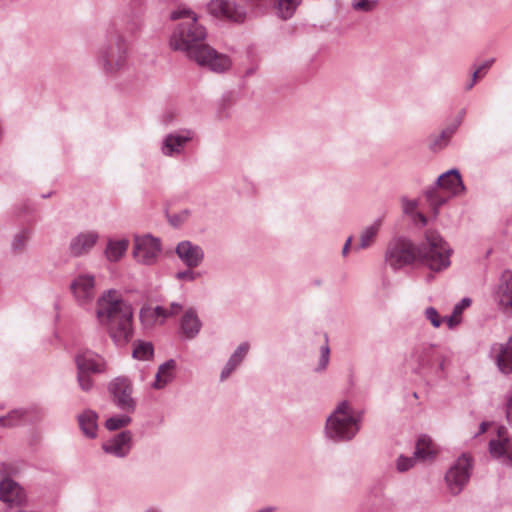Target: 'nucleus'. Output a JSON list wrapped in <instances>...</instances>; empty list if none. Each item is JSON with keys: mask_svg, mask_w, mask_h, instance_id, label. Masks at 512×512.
I'll return each mask as SVG.
<instances>
[{"mask_svg": "<svg viewBox=\"0 0 512 512\" xmlns=\"http://www.w3.org/2000/svg\"><path fill=\"white\" fill-rule=\"evenodd\" d=\"M170 19L180 21L169 41L173 50L185 52L199 66L216 73L225 72L231 67V60L227 55L218 53L204 43L206 30L198 23L194 12L187 8H178L171 12Z\"/></svg>", "mask_w": 512, "mask_h": 512, "instance_id": "1", "label": "nucleus"}, {"mask_svg": "<svg viewBox=\"0 0 512 512\" xmlns=\"http://www.w3.org/2000/svg\"><path fill=\"white\" fill-rule=\"evenodd\" d=\"M96 318L116 345H125L132 337L133 308L121 291L108 289L96 301Z\"/></svg>", "mask_w": 512, "mask_h": 512, "instance_id": "2", "label": "nucleus"}, {"mask_svg": "<svg viewBox=\"0 0 512 512\" xmlns=\"http://www.w3.org/2000/svg\"><path fill=\"white\" fill-rule=\"evenodd\" d=\"M361 420V413L355 411L349 402L343 401L327 418L325 436L334 442L350 441L359 432Z\"/></svg>", "mask_w": 512, "mask_h": 512, "instance_id": "3", "label": "nucleus"}, {"mask_svg": "<svg viewBox=\"0 0 512 512\" xmlns=\"http://www.w3.org/2000/svg\"><path fill=\"white\" fill-rule=\"evenodd\" d=\"M99 68L109 76L124 72L129 66V43L119 33H111L96 52Z\"/></svg>", "mask_w": 512, "mask_h": 512, "instance_id": "4", "label": "nucleus"}, {"mask_svg": "<svg viewBox=\"0 0 512 512\" xmlns=\"http://www.w3.org/2000/svg\"><path fill=\"white\" fill-rule=\"evenodd\" d=\"M417 261L434 272L447 269L452 249L444 238L434 230H427L423 240L416 246Z\"/></svg>", "mask_w": 512, "mask_h": 512, "instance_id": "5", "label": "nucleus"}, {"mask_svg": "<svg viewBox=\"0 0 512 512\" xmlns=\"http://www.w3.org/2000/svg\"><path fill=\"white\" fill-rule=\"evenodd\" d=\"M446 355L439 352L436 346L429 343H421L415 346L409 356L412 369L421 374L443 372Z\"/></svg>", "mask_w": 512, "mask_h": 512, "instance_id": "6", "label": "nucleus"}, {"mask_svg": "<svg viewBox=\"0 0 512 512\" xmlns=\"http://www.w3.org/2000/svg\"><path fill=\"white\" fill-rule=\"evenodd\" d=\"M384 259L390 268L400 270L417 261L416 246L406 237H394L387 244Z\"/></svg>", "mask_w": 512, "mask_h": 512, "instance_id": "7", "label": "nucleus"}, {"mask_svg": "<svg viewBox=\"0 0 512 512\" xmlns=\"http://www.w3.org/2000/svg\"><path fill=\"white\" fill-rule=\"evenodd\" d=\"M77 366V380L80 388L83 391H89L93 382L90 378V373H101L105 370V362L98 354L86 350L78 353L75 357Z\"/></svg>", "mask_w": 512, "mask_h": 512, "instance_id": "8", "label": "nucleus"}, {"mask_svg": "<svg viewBox=\"0 0 512 512\" xmlns=\"http://www.w3.org/2000/svg\"><path fill=\"white\" fill-rule=\"evenodd\" d=\"M161 252V241L150 234L136 236L133 257L137 263L152 266L157 263Z\"/></svg>", "mask_w": 512, "mask_h": 512, "instance_id": "9", "label": "nucleus"}, {"mask_svg": "<svg viewBox=\"0 0 512 512\" xmlns=\"http://www.w3.org/2000/svg\"><path fill=\"white\" fill-rule=\"evenodd\" d=\"M114 404L122 411L133 413L136 402L132 397L133 387L126 377H117L108 386Z\"/></svg>", "mask_w": 512, "mask_h": 512, "instance_id": "10", "label": "nucleus"}, {"mask_svg": "<svg viewBox=\"0 0 512 512\" xmlns=\"http://www.w3.org/2000/svg\"><path fill=\"white\" fill-rule=\"evenodd\" d=\"M471 460L463 454L447 471L445 480L451 494H459L470 478Z\"/></svg>", "mask_w": 512, "mask_h": 512, "instance_id": "11", "label": "nucleus"}, {"mask_svg": "<svg viewBox=\"0 0 512 512\" xmlns=\"http://www.w3.org/2000/svg\"><path fill=\"white\" fill-rule=\"evenodd\" d=\"M70 289L80 306L89 305L95 298L96 278L90 273H80L71 282Z\"/></svg>", "mask_w": 512, "mask_h": 512, "instance_id": "12", "label": "nucleus"}, {"mask_svg": "<svg viewBox=\"0 0 512 512\" xmlns=\"http://www.w3.org/2000/svg\"><path fill=\"white\" fill-rule=\"evenodd\" d=\"M194 132L189 129H181L164 136L161 143V153L167 157H177L184 153L189 142L192 141Z\"/></svg>", "mask_w": 512, "mask_h": 512, "instance_id": "13", "label": "nucleus"}, {"mask_svg": "<svg viewBox=\"0 0 512 512\" xmlns=\"http://www.w3.org/2000/svg\"><path fill=\"white\" fill-rule=\"evenodd\" d=\"M489 451L492 457L512 466V443L505 427H499L496 438L489 441Z\"/></svg>", "mask_w": 512, "mask_h": 512, "instance_id": "14", "label": "nucleus"}, {"mask_svg": "<svg viewBox=\"0 0 512 512\" xmlns=\"http://www.w3.org/2000/svg\"><path fill=\"white\" fill-rule=\"evenodd\" d=\"M175 254L187 268L199 267L205 258L203 248L189 240H182L177 243Z\"/></svg>", "mask_w": 512, "mask_h": 512, "instance_id": "15", "label": "nucleus"}, {"mask_svg": "<svg viewBox=\"0 0 512 512\" xmlns=\"http://www.w3.org/2000/svg\"><path fill=\"white\" fill-rule=\"evenodd\" d=\"M209 12L217 17H223L233 22H243L246 17L245 9L232 0H211Z\"/></svg>", "mask_w": 512, "mask_h": 512, "instance_id": "16", "label": "nucleus"}, {"mask_svg": "<svg viewBox=\"0 0 512 512\" xmlns=\"http://www.w3.org/2000/svg\"><path fill=\"white\" fill-rule=\"evenodd\" d=\"M132 447V433L128 430L122 431L103 443L102 449L105 453L118 458L126 457Z\"/></svg>", "mask_w": 512, "mask_h": 512, "instance_id": "17", "label": "nucleus"}, {"mask_svg": "<svg viewBox=\"0 0 512 512\" xmlns=\"http://www.w3.org/2000/svg\"><path fill=\"white\" fill-rule=\"evenodd\" d=\"M436 185L451 197L460 196L466 191L461 174L456 168L442 173L437 178Z\"/></svg>", "mask_w": 512, "mask_h": 512, "instance_id": "18", "label": "nucleus"}, {"mask_svg": "<svg viewBox=\"0 0 512 512\" xmlns=\"http://www.w3.org/2000/svg\"><path fill=\"white\" fill-rule=\"evenodd\" d=\"M26 499L23 489L17 482L4 478L0 482V500L12 506H21Z\"/></svg>", "mask_w": 512, "mask_h": 512, "instance_id": "19", "label": "nucleus"}, {"mask_svg": "<svg viewBox=\"0 0 512 512\" xmlns=\"http://www.w3.org/2000/svg\"><path fill=\"white\" fill-rule=\"evenodd\" d=\"M99 234L94 230L84 231L73 237L69 244L70 254L79 257L87 254L97 243Z\"/></svg>", "mask_w": 512, "mask_h": 512, "instance_id": "20", "label": "nucleus"}, {"mask_svg": "<svg viewBox=\"0 0 512 512\" xmlns=\"http://www.w3.org/2000/svg\"><path fill=\"white\" fill-rule=\"evenodd\" d=\"M495 361L503 374L512 372V337L505 344H497L493 347Z\"/></svg>", "mask_w": 512, "mask_h": 512, "instance_id": "21", "label": "nucleus"}, {"mask_svg": "<svg viewBox=\"0 0 512 512\" xmlns=\"http://www.w3.org/2000/svg\"><path fill=\"white\" fill-rule=\"evenodd\" d=\"M249 349L250 345L248 342H243L237 347V349L230 356V358L228 359L227 363L225 364L221 371V381H225L232 374V372L242 363Z\"/></svg>", "mask_w": 512, "mask_h": 512, "instance_id": "22", "label": "nucleus"}, {"mask_svg": "<svg viewBox=\"0 0 512 512\" xmlns=\"http://www.w3.org/2000/svg\"><path fill=\"white\" fill-rule=\"evenodd\" d=\"M175 368L176 362L173 359H170L161 364L155 375V380L152 383V387L157 390L165 388L169 383L173 381L175 377Z\"/></svg>", "mask_w": 512, "mask_h": 512, "instance_id": "23", "label": "nucleus"}, {"mask_svg": "<svg viewBox=\"0 0 512 512\" xmlns=\"http://www.w3.org/2000/svg\"><path fill=\"white\" fill-rule=\"evenodd\" d=\"M181 331L188 339H193L199 333L202 323L199 320L195 309L189 308L181 319Z\"/></svg>", "mask_w": 512, "mask_h": 512, "instance_id": "24", "label": "nucleus"}, {"mask_svg": "<svg viewBox=\"0 0 512 512\" xmlns=\"http://www.w3.org/2000/svg\"><path fill=\"white\" fill-rule=\"evenodd\" d=\"M140 320L145 327H151L158 321L162 323L167 318V309L163 306L143 307L140 310Z\"/></svg>", "mask_w": 512, "mask_h": 512, "instance_id": "25", "label": "nucleus"}, {"mask_svg": "<svg viewBox=\"0 0 512 512\" xmlns=\"http://www.w3.org/2000/svg\"><path fill=\"white\" fill-rule=\"evenodd\" d=\"M98 415L93 410H85L78 416V422L81 431L88 438H95L97 435Z\"/></svg>", "mask_w": 512, "mask_h": 512, "instance_id": "26", "label": "nucleus"}, {"mask_svg": "<svg viewBox=\"0 0 512 512\" xmlns=\"http://www.w3.org/2000/svg\"><path fill=\"white\" fill-rule=\"evenodd\" d=\"M382 225V220L376 219L371 225L365 227L361 234L359 243L354 247L356 251L371 247Z\"/></svg>", "mask_w": 512, "mask_h": 512, "instance_id": "27", "label": "nucleus"}, {"mask_svg": "<svg viewBox=\"0 0 512 512\" xmlns=\"http://www.w3.org/2000/svg\"><path fill=\"white\" fill-rule=\"evenodd\" d=\"M129 242L127 239L109 240L105 249V256L110 262L119 261L126 253Z\"/></svg>", "mask_w": 512, "mask_h": 512, "instance_id": "28", "label": "nucleus"}, {"mask_svg": "<svg viewBox=\"0 0 512 512\" xmlns=\"http://www.w3.org/2000/svg\"><path fill=\"white\" fill-rule=\"evenodd\" d=\"M498 295L501 306L512 308V271L503 274Z\"/></svg>", "mask_w": 512, "mask_h": 512, "instance_id": "29", "label": "nucleus"}, {"mask_svg": "<svg viewBox=\"0 0 512 512\" xmlns=\"http://www.w3.org/2000/svg\"><path fill=\"white\" fill-rule=\"evenodd\" d=\"M440 188L436 185L425 192L426 199L433 210L435 216L438 215L439 208L444 205L451 196H445L440 192Z\"/></svg>", "mask_w": 512, "mask_h": 512, "instance_id": "30", "label": "nucleus"}, {"mask_svg": "<svg viewBox=\"0 0 512 512\" xmlns=\"http://www.w3.org/2000/svg\"><path fill=\"white\" fill-rule=\"evenodd\" d=\"M433 454L434 447L431 439L426 435L420 436L417 440L416 448L414 451L415 458L425 461L432 457Z\"/></svg>", "mask_w": 512, "mask_h": 512, "instance_id": "31", "label": "nucleus"}, {"mask_svg": "<svg viewBox=\"0 0 512 512\" xmlns=\"http://www.w3.org/2000/svg\"><path fill=\"white\" fill-rule=\"evenodd\" d=\"M471 304L470 298H463L459 303H457L452 311V314L448 317H444L448 327L453 329L461 322V314L463 310L469 307Z\"/></svg>", "mask_w": 512, "mask_h": 512, "instance_id": "32", "label": "nucleus"}, {"mask_svg": "<svg viewBox=\"0 0 512 512\" xmlns=\"http://www.w3.org/2000/svg\"><path fill=\"white\" fill-rule=\"evenodd\" d=\"M300 3L301 0H278V15L284 20L291 18Z\"/></svg>", "mask_w": 512, "mask_h": 512, "instance_id": "33", "label": "nucleus"}, {"mask_svg": "<svg viewBox=\"0 0 512 512\" xmlns=\"http://www.w3.org/2000/svg\"><path fill=\"white\" fill-rule=\"evenodd\" d=\"M458 124L449 126L445 128L439 135L435 136L434 140L431 143L433 150H441L445 146H447L449 140L455 133Z\"/></svg>", "mask_w": 512, "mask_h": 512, "instance_id": "34", "label": "nucleus"}, {"mask_svg": "<svg viewBox=\"0 0 512 512\" xmlns=\"http://www.w3.org/2000/svg\"><path fill=\"white\" fill-rule=\"evenodd\" d=\"M153 345L150 342L137 341L134 343L133 357L138 360H149L153 356Z\"/></svg>", "mask_w": 512, "mask_h": 512, "instance_id": "35", "label": "nucleus"}, {"mask_svg": "<svg viewBox=\"0 0 512 512\" xmlns=\"http://www.w3.org/2000/svg\"><path fill=\"white\" fill-rule=\"evenodd\" d=\"M31 232L28 229H23L14 235L12 240V250L15 253H22L30 240Z\"/></svg>", "mask_w": 512, "mask_h": 512, "instance_id": "36", "label": "nucleus"}, {"mask_svg": "<svg viewBox=\"0 0 512 512\" xmlns=\"http://www.w3.org/2000/svg\"><path fill=\"white\" fill-rule=\"evenodd\" d=\"M25 411L22 409H15L8 413L6 416L0 417V425L2 427H14L21 423Z\"/></svg>", "mask_w": 512, "mask_h": 512, "instance_id": "37", "label": "nucleus"}, {"mask_svg": "<svg viewBox=\"0 0 512 512\" xmlns=\"http://www.w3.org/2000/svg\"><path fill=\"white\" fill-rule=\"evenodd\" d=\"M131 423V417L128 415H117L110 417L105 422V427L110 431H115L126 427Z\"/></svg>", "mask_w": 512, "mask_h": 512, "instance_id": "38", "label": "nucleus"}, {"mask_svg": "<svg viewBox=\"0 0 512 512\" xmlns=\"http://www.w3.org/2000/svg\"><path fill=\"white\" fill-rule=\"evenodd\" d=\"M424 317L434 328H439L442 322L445 321L444 317H441L438 311L432 306L424 310Z\"/></svg>", "mask_w": 512, "mask_h": 512, "instance_id": "39", "label": "nucleus"}, {"mask_svg": "<svg viewBox=\"0 0 512 512\" xmlns=\"http://www.w3.org/2000/svg\"><path fill=\"white\" fill-rule=\"evenodd\" d=\"M195 268H187L175 273V279L181 282H194L201 274L194 271Z\"/></svg>", "mask_w": 512, "mask_h": 512, "instance_id": "40", "label": "nucleus"}, {"mask_svg": "<svg viewBox=\"0 0 512 512\" xmlns=\"http://www.w3.org/2000/svg\"><path fill=\"white\" fill-rule=\"evenodd\" d=\"M377 4V0H352V8L361 12H370L376 8Z\"/></svg>", "mask_w": 512, "mask_h": 512, "instance_id": "41", "label": "nucleus"}, {"mask_svg": "<svg viewBox=\"0 0 512 512\" xmlns=\"http://www.w3.org/2000/svg\"><path fill=\"white\" fill-rule=\"evenodd\" d=\"M402 211L404 214L408 216L414 215L416 213V209L418 207V201L415 199H408L407 197L401 198Z\"/></svg>", "mask_w": 512, "mask_h": 512, "instance_id": "42", "label": "nucleus"}, {"mask_svg": "<svg viewBox=\"0 0 512 512\" xmlns=\"http://www.w3.org/2000/svg\"><path fill=\"white\" fill-rule=\"evenodd\" d=\"M329 357H330V348L328 346V343L321 347L320 349V358L318 362V366L316 368V371H323L326 369L328 363H329Z\"/></svg>", "mask_w": 512, "mask_h": 512, "instance_id": "43", "label": "nucleus"}, {"mask_svg": "<svg viewBox=\"0 0 512 512\" xmlns=\"http://www.w3.org/2000/svg\"><path fill=\"white\" fill-rule=\"evenodd\" d=\"M418 460L415 458V455L413 457H405L401 455L397 460V469L400 472H405L412 468L414 466L415 461Z\"/></svg>", "mask_w": 512, "mask_h": 512, "instance_id": "44", "label": "nucleus"}, {"mask_svg": "<svg viewBox=\"0 0 512 512\" xmlns=\"http://www.w3.org/2000/svg\"><path fill=\"white\" fill-rule=\"evenodd\" d=\"M189 216V211L184 210L180 215H173L170 217V222L174 226L181 224Z\"/></svg>", "mask_w": 512, "mask_h": 512, "instance_id": "45", "label": "nucleus"}, {"mask_svg": "<svg viewBox=\"0 0 512 512\" xmlns=\"http://www.w3.org/2000/svg\"><path fill=\"white\" fill-rule=\"evenodd\" d=\"M166 309H167V318H168V317L175 316V315L179 314L182 311L183 306L180 303L172 302L170 304V307L166 308Z\"/></svg>", "mask_w": 512, "mask_h": 512, "instance_id": "46", "label": "nucleus"}, {"mask_svg": "<svg viewBox=\"0 0 512 512\" xmlns=\"http://www.w3.org/2000/svg\"><path fill=\"white\" fill-rule=\"evenodd\" d=\"M411 219L415 225L425 226L427 224L426 216L420 212L414 213V215L411 216Z\"/></svg>", "mask_w": 512, "mask_h": 512, "instance_id": "47", "label": "nucleus"}, {"mask_svg": "<svg viewBox=\"0 0 512 512\" xmlns=\"http://www.w3.org/2000/svg\"><path fill=\"white\" fill-rule=\"evenodd\" d=\"M506 416L509 423L512 425V393L508 395L506 402Z\"/></svg>", "mask_w": 512, "mask_h": 512, "instance_id": "48", "label": "nucleus"}, {"mask_svg": "<svg viewBox=\"0 0 512 512\" xmlns=\"http://www.w3.org/2000/svg\"><path fill=\"white\" fill-rule=\"evenodd\" d=\"M493 63H494V59L486 60L475 71H479V75L481 73L484 74L486 72V70H488L492 66Z\"/></svg>", "mask_w": 512, "mask_h": 512, "instance_id": "49", "label": "nucleus"}, {"mask_svg": "<svg viewBox=\"0 0 512 512\" xmlns=\"http://www.w3.org/2000/svg\"><path fill=\"white\" fill-rule=\"evenodd\" d=\"M479 77V71H474L472 74V80L466 85V90H471Z\"/></svg>", "mask_w": 512, "mask_h": 512, "instance_id": "50", "label": "nucleus"}, {"mask_svg": "<svg viewBox=\"0 0 512 512\" xmlns=\"http://www.w3.org/2000/svg\"><path fill=\"white\" fill-rule=\"evenodd\" d=\"M351 242H352V237H349V238L346 240V242H345V244H344V246H343V249H342V255H343V256H346V255H347V253H348V251H349V249H350Z\"/></svg>", "mask_w": 512, "mask_h": 512, "instance_id": "51", "label": "nucleus"}, {"mask_svg": "<svg viewBox=\"0 0 512 512\" xmlns=\"http://www.w3.org/2000/svg\"><path fill=\"white\" fill-rule=\"evenodd\" d=\"M276 510L275 507L273 506H267V507H263L255 512H274Z\"/></svg>", "mask_w": 512, "mask_h": 512, "instance_id": "52", "label": "nucleus"}, {"mask_svg": "<svg viewBox=\"0 0 512 512\" xmlns=\"http://www.w3.org/2000/svg\"><path fill=\"white\" fill-rule=\"evenodd\" d=\"M487 427H488V423L482 422L479 427V433H484L487 430Z\"/></svg>", "mask_w": 512, "mask_h": 512, "instance_id": "53", "label": "nucleus"}, {"mask_svg": "<svg viewBox=\"0 0 512 512\" xmlns=\"http://www.w3.org/2000/svg\"><path fill=\"white\" fill-rule=\"evenodd\" d=\"M252 72H253V70H248V71L246 72V74H247V75H250Z\"/></svg>", "mask_w": 512, "mask_h": 512, "instance_id": "54", "label": "nucleus"}]
</instances>
